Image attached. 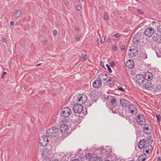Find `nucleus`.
Segmentation results:
<instances>
[{"mask_svg": "<svg viewBox=\"0 0 161 161\" xmlns=\"http://www.w3.org/2000/svg\"><path fill=\"white\" fill-rule=\"evenodd\" d=\"M41 64H38L36 65V66L38 67L39 66V65H40Z\"/></svg>", "mask_w": 161, "mask_h": 161, "instance_id": "57", "label": "nucleus"}, {"mask_svg": "<svg viewBox=\"0 0 161 161\" xmlns=\"http://www.w3.org/2000/svg\"><path fill=\"white\" fill-rule=\"evenodd\" d=\"M14 24V22L13 21H11L10 22V25L11 26L13 25Z\"/></svg>", "mask_w": 161, "mask_h": 161, "instance_id": "53", "label": "nucleus"}, {"mask_svg": "<svg viewBox=\"0 0 161 161\" xmlns=\"http://www.w3.org/2000/svg\"><path fill=\"white\" fill-rule=\"evenodd\" d=\"M68 126L65 123L61 125L60 126V131L61 132H63L66 131V130L68 129Z\"/></svg>", "mask_w": 161, "mask_h": 161, "instance_id": "19", "label": "nucleus"}, {"mask_svg": "<svg viewBox=\"0 0 161 161\" xmlns=\"http://www.w3.org/2000/svg\"><path fill=\"white\" fill-rule=\"evenodd\" d=\"M147 156L145 154H142L140 156L138 159V161H144L146 158Z\"/></svg>", "mask_w": 161, "mask_h": 161, "instance_id": "24", "label": "nucleus"}, {"mask_svg": "<svg viewBox=\"0 0 161 161\" xmlns=\"http://www.w3.org/2000/svg\"><path fill=\"white\" fill-rule=\"evenodd\" d=\"M128 107L129 111L132 114H135L137 113V110L134 105L130 104Z\"/></svg>", "mask_w": 161, "mask_h": 161, "instance_id": "13", "label": "nucleus"}, {"mask_svg": "<svg viewBox=\"0 0 161 161\" xmlns=\"http://www.w3.org/2000/svg\"><path fill=\"white\" fill-rule=\"evenodd\" d=\"M157 29L158 31L161 34V24L158 26Z\"/></svg>", "mask_w": 161, "mask_h": 161, "instance_id": "33", "label": "nucleus"}, {"mask_svg": "<svg viewBox=\"0 0 161 161\" xmlns=\"http://www.w3.org/2000/svg\"><path fill=\"white\" fill-rule=\"evenodd\" d=\"M115 65V63L114 62H112L111 63L110 65L112 67L114 66Z\"/></svg>", "mask_w": 161, "mask_h": 161, "instance_id": "41", "label": "nucleus"}, {"mask_svg": "<svg viewBox=\"0 0 161 161\" xmlns=\"http://www.w3.org/2000/svg\"><path fill=\"white\" fill-rule=\"evenodd\" d=\"M6 74V73L5 72H3V74L2 75V78H3L4 75Z\"/></svg>", "mask_w": 161, "mask_h": 161, "instance_id": "50", "label": "nucleus"}, {"mask_svg": "<svg viewBox=\"0 0 161 161\" xmlns=\"http://www.w3.org/2000/svg\"><path fill=\"white\" fill-rule=\"evenodd\" d=\"M72 161H79L78 159H73Z\"/></svg>", "mask_w": 161, "mask_h": 161, "instance_id": "56", "label": "nucleus"}, {"mask_svg": "<svg viewBox=\"0 0 161 161\" xmlns=\"http://www.w3.org/2000/svg\"><path fill=\"white\" fill-rule=\"evenodd\" d=\"M115 81V79L112 77H110L107 80V83L109 86H111L114 83Z\"/></svg>", "mask_w": 161, "mask_h": 161, "instance_id": "22", "label": "nucleus"}, {"mask_svg": "<svg viewBox=\"0 0 161 161\" xmlns=\"http://www.w3.org/2000/svg\"><path fill=\"white\" fill-rule=\"evenodd\" d=\"M104 161H110L109 160H105Z\"/></svg>", "mask_w": 161, "mask_h": 161, "instance_id": "62", "label": "nucleus"}, {"mask_svg": "<svg viewBox=\"0 0 161 161\" xmlns=\"http://www.w3.org/2000/svg\"><path fill=\"white\" fill-rule=\"evenodd\" d=\"M94 161H103L102 158L99 157H95Z\"/></svg>", "mask_w": 161, "mask_h": 161, "instance_id": "30", "label": "nucleus"}, {"mask_svg": "<svg viewBox=\"0 0 161 161\" xmlns=\"http://www.w3.org/2000/svg\"><path fill=\"white\" fill-rule=\"evenodd\" d=\"M161 89V85H157L156 89H154L155 92L158 91Z\"/></svg>", "mask_w": 161, "mask_h": 161, "instance_id": "29", "label": "nucleus"}, {"mask_svg": "<svg viewBox=\"0 0 161 161\" xmlns=\"http://www.w3.org/2000/svg\"><path fill=\"white\" fill-rule=\"evenodd\" d=\"M21 13V10H18L15 12L14 16L16 18H18L20 16Z\"/></svg>", "mask_w": 161, "mask_h": 161, "instance_id": "26", "label": "nucleus"}, {"mask_svg": "<svg viewBox=\"0 0 161 161\" xmlns=\"http://www.w3.org/2000/svg\"><path fill=\"white\" fill-rule=\"evenodd\" d=\"M144 130H146L147 131V130H150V128L149 126H144Z\"/></svg>", "mask_w": 161, "mask_h": 161, "instance_id": "35", "label": "nucleus"}, {"mask_svg": "<svg viewBox=\"0 0 161 161\" xmlns=\"http://www.w3.org/2000/svg\"><path fill=\"white\" fill-rule=\"evenodd\" d=\"M156 53L158 57H161V48L157 49L155 50Z\"/></svg>", "mask_w": 161, "mask_h": 161, "instance_id": "27", "label": "nucleus"}, {"mask_svg": "<svg viewBox=\"0 0 161 161\" xmlns=\"http://www.w3.org/2000/svg\"><path fill=\"white\" fill-rule=\"evenodd\" d=\"M85 157L87 159L91 160L92 158L93 157V154L91 153H86Z\"/></svg>", "mask_w": 161, "mask_h": 161, "instance_id": "25", "label": "nucleus"}, {"mask_svg": "<svg viewBox=\"0 0 161 161\" xmlns=\"http://www.w3.org/2000/svg\"><path fill=\"white\" fill-rule=\"evenodd\" d=\"M87 98L85 95L82 94L81 95H80L78 97L77 99V103L81 104H85L87 101Z\"/></svg>", "mask_w": 161, "mask_h": 161, "instance_id": "5", "label": "nucleus"}, {"mask_svg": "<svg viewBox=\"0 0 161 161\" xmlns=\"http://www.w3.org/2000/svg\"><path fill=\"white\" fill-rule=\"evenodd\" d=\"M150 150L149 149H148L147 148V147H145V148L143 149V152L144 153H149V151Z\"/></svg>", "mask_w": 161, "mask_h": 161, "instance_id": "31", "label": "nucleus"}, {"mask_svg": "<svg viewBox=\"0 0 161 161\" xmlns=\"http://www.w3.org/2000/svg\"><path fill=\"white\" fill-rule=\"evenodd\" d=\"M93 87L98 88L102 86V82L99 80H97L93 83Z\"/></svg>", "mask_w": 161, "mask_h": 161, "instance_id": "18", "label": "nucleus"}, {"mask_svg": "<svg viewBox=\"0 0 161 161\" xmlns=\"http://www.w3.org/2000/svg\"><path fill=\"white\" fill-rule=\"evenodd\" d=\"M135 80L136 83L139 85H141L142 83L146 81L145 78L142 75L138 74L135 77Z\"/></svg>", "mask_w": 161, "mask_h": 161, "instance_id": "2", "label": "nucleus"}, {"mask_svg": "<svg viewBox=\"0 0 161 161\" xmlns=\"http://www.w3.org/2000/svg\"><path fill=\"white\" fill-rule=\"evenodd\" d=\"M79 28L78 27H76L75 28V30L76 31H79Z\"/></svg>", "mask_w": 161, "mask_h": 161, "instance_id": "55", "label": "nucleus"}, {"mask_svg": "<svg viewBox=\"0 0 161 161\" xmlns=\"http://www.w3.org/2000/svg\"><path fill=\"white\" fill-rule=\"evenodd\" d=\"M154 33V30L153 29L151 28H148L145 30L144 34L146 36L149 37L153 34Z\"/></svg>", "mask_w": 161, "mask_h": 161, "instance_id": "11", "label": "nucleus"}, {"mask_svg": "<svg viewBox=\"0 0 161 161\" xmlns=\"http://www.w3.org/2000/svg\"><path fill=\"white\" fill-rule=\"evenodd\" d=\"M47 42V41H46V40H45V41H44V43H46Z\"/></svg>", "mask_w": 161, "mask_h": 161, "instance_id": "58", "label": "nucleus"}, {"mask_svg": "<svg viewBox=\"0 0 161 161\" xmlns=\"http://www.w3.org/2000/svg\"><path fill=\"white\" fill-rule=\"evenodd\" d=\"M113 48L114 50H116L117 49V47L115 45H113Z\"/></svg>", "mask_w": 161, "mask_h": 161, "instance_id": "43", "label": "nucleus"}, {"mask_svg": "<svg viewBox=\"0 0 161 161\" xmlns=\"http://www.w3.org/2000/svg\"><path fill=\"white\" fill-rule=\"evenodd\" d=\"M145 80H150L153 78V75L152 73L150 72H147L145 73Z\"/></svg>", "mask_w": 161, "mask_h": 161, "instance_id": "20", "label": "nucleus"}, {"mask_svg": "<svg viewBox=\"0 0 161 161\" xmlns=\"http://www.w3.org/2000/svg\"><path fill=\"white\" fill-rule=\"evenodd\" d=\"M140 34L137 33L133 37L132 42L135 44H137L139 42L140 38Z\"/></svg>", "mask_w": 161, "mask_h": 161, "instance_id": "16", "label": "nucleus"}, {"mask_svg": "<svg viewBox=\"0 0 161 161\" xmlns=\"http://www.w3.org/2000/svg\"><path fill=\"white\" fill-rule=\"evenodd\" d=\"M58 33V32L56 30H54L53 32V34L55 35L56 36Z\"/></svg>", "mask_w": 161, "mask_h": 161, "instance_id": "42", "label": "nucleus"}, {"mask_svg": "<svg viewBox=\"0 0 161 161\" xmlns=\"http://www.w3.org/2000/svg\"><path fill=\"white\" fill-rule=\"evenodd\" d=\"M99 42L98 39L97 40V42Z\"/></svg>", "mask_w": 161, "mask_h": 161, "instance_id": "60", "label": "nucleus"}, {"mask_svg": "<svg viewBox=\"0 0 161 161\" xmlns=\"http://www.w3.org/2000/svg\"><path fill=\"white\" fill-rule=\"evenodd\" d=\"M44 161H51L49 160V158H45L43 160Z\"/></svg>", "mask_w": 161, "mask_h": 161, "instance_id": "52", "label": "nucleus"}, {"mask_svg": "<svg viewBox=\"0 0 161 161\" xmlns=\"http://www.w3.org/2000/svg\"><path fill=\"white\" fill-rule=\"evenodd\" d=\"M104 18L106 20H108V16L107 15H105L104 16Z\"/></svg>", "mask_w": 161, "mask_h": 161, "instance_id": "47", "label": "nucleus"}, {"mask_svg": "<svg viewBox=\"0 0 161 161\" xmlns=\"http://www.w3.org/2000/svg\"><path fill=\"white\" fill-rule=\"evenodd\" d=\"M71 111L70 109L68 107H65L62 109L61 114L62 116L68 117L71 114Z\"/></svg>", "mask_w": 161, "mask_h": 161, "instance_id": "7", "label": "nucleus"}, {"mask_svg": "<svg viewBox=\"0 0 161 161\" xmlns=\"http://www.w3.org/2000/svg\"><path fill=\"white\" fill-rule=\"evenodd\" d=\"M2 41L4 43H6L7 42V40L5 38H3L2 39Z\"/></svg>", "mask_w": 161, "mask_h": 161, "instance_id": "45", "label": "nucleus"}, {"mask_svg": "<svg viewBox=\"0 0 161 161\" xmlns=\"http://www.w3.org/2000/svg\"><path fill=\"white\" fill-rule=\"evenodd\" d=\"M145 147H147V148L148 149H149V150H151V149L152 148V146L151 145H148L147 146H146Z\"/></svg>", "mask_w": 161, "mask_h": 161, "instance_id": "37", "label": "nucleus"}, {"mask_svg": "<svg viewBox=\"0 0 161 161\" xmlns=\"http://www.w3.org/2000/svg\"><path fill=\"white\" fill-rule=\"evenodd\" d=\"M125 46H122L121 47V50L122 51H124L125 50Z\"/></svg>", "mask_w": 161, "mask_h": 161, "instance_id": "48", "label": "nucleus"}, {"mask_svg": "<svg viewBox=\"0 0 161 161\" xmlns=\"http://www.w3.org/2000/svg\"><path fill=\"white\" fill-rule=\"evenodd\" d=\"M108 102L110 103L112 106H115L117 105V103L115 98L113 96H108L106 99Z\"/></svg>", "mask_w": 161, "mask_h": 161, "instance_id": "6", "label": "nucleus"}, {"mask_svg": "<svg viewBox=\"0 0 161 161\" xmlns=\"http://www.w3.org/2000/svg\"><path fill=\"white\" fill-rule=\"evenodd\" d=\"M146 140L144 139L141 140L139 143V148L140 149L143 148L146 145Z\"/></svg>", "mask_w": 161, "mask_h": 161, "instance_id": "21", "label": "nucleus"}, {"mask_svg": "<svg viewBox=\"0 0 161 161\" xmlns=\"http://www.w3.org/2000/svg\"><path fill=\"white\" fill-rule=\"evenodd\" d=\"M114 37L116 38H118L119 37V35L118 34H115L114 36Z\"/></svg>", "mask_w": 161, "mask_h": 161, "instance_id": "46", "label": "nucleus"}, {"mask_svg": "<svg viewBox=\"0 0 161 161\" xmlns=\"http://www.w3.org/2000/svg\"><path fill=\"white\" fill-rule=\"evenodd\" d=\"M76 8L77 10L80 11L81 10V8L80 5H77L76 7Z\"/></svg>", "mask_w": 161, "mask_h": 161, "instance_id": "36", "label": "nucleus"}, {"mask_svg": "<svg viewBox=\"0 0 161 161\" xmlns=\"http://www.w3.org/2000/svg\"><path fill=\"white\" fill-rule=\"evenodd\" d=\"M130 52L128 55L130 58L136 56L138 53V49L135 46L132 47L129 49Z\"/></svg>", "mask_w": 161, "mask_h": 161, "instance_id": "3", "label": "nucleus"}, {"mask_svg": "<svg viewBox=\"0 0 161 161\" xmlns=\"http://www.w3.org/2000/svg\"><path fill=\"white\" fill-rule=\"evenodd\" d=\"M152 41L157 43H161V35L154 34L152 36Z\"/></svg>", "mask_w": 161, "mask_h": 161, "instance_id": "9", "label": "nucleus"}, {"mask_svg": "<svg viewBox=\"0 0 161 161\" xmlns=\"http://www.w3.org/2000/svg\"><path fill=\"white\" fill-rule=\"evenodd\" d=\"M88 58V56L85 54H82L80 58V60L81 61H84Z\"/></svg>", "mask_w": 161, "mask_h": 161, "instance_id": "23", "label": "nucleus"}, {"mask_svg": "<svg viewBox=\"0 0 161 161\" xmlns=\"http://www.w3.org/2000/svg\"><path fill=\"white\" fill-rule=\"evenodd\" d=\"M80 36H79L78 35H77L75 37L76 40L77 41H78L80 40Z\"/></svg>", "mask_w": 161, "mask_h": 161, "instance_id": "38", "label": "nucleus"}, {"mask_svg": "<svg viewBox=\"0 0 161 161\" xmlns=\"http://www.w3.org/2000/svg\"><path fill=\"white\" fill-rule=\"evenodd\" d=\"M145 83L143 85V87L145 89L151 90L153 87V84L149 80H147L145 82Z\"/></svg>", "mask_w": 161, "mask_h": 161, "instance_id": "12", "label": "nucleus"}, {"mask_svg": "<svg viewBox=\"0 0 161 161\" xmlns=\"http://www.w3.org/2000/svg\"><path fill=\"white\" fill-rule=\"evenodd\" d=\"M73 109L75 113L79 114L83 111V107L81 104L77 103L74 105Z\"/></svg>", "mask_w": 161, "mask_h": 161, "instance_id": "4", "label": "nucleus"}, {"mask_svg": "<svg viewBox=\"0 0 161 161\" xmlns=\"http://www.w3.org/2000/svg\"><path fill=\"white\" fill-rule=\"evenodd\" d=\"M95 91H92L90 93V95L91 97H95V96H96V94H95Z\"/></svg>", "mask_w": 161, "mask_h": 161, "instance_id": "28", "label": "nucleus"}, {"mask_svg": "<svg viewBox=\"0 0 161 161\" xmlns=\"http://www.w3.org/2000/svg\"><path fill=\"white\" fill-rule=\"evenodd\" d=\"M48 140L47 136L45 135L42 136L40 138L39 142L43 146H45L47 145Z\"/></svg>", "mask_w": 161, "mask_h": 161, "instance_id": "8", "label": "nucleus"}, {"mask_svg": "<svg viewBox=\"0 0 161 161\" xmlns=\"http://www.w3.org/2000/svg\"><path fill=\"white\" fill-rule=\"evenodd\" d=\"M106 66L108 68V71L110 73H112V70L110 68V66L108 64H106Z\"/></svg>", "mask_w": 161, "mask_h": 161, "instance_id": "32", "label": "nucleus"}, {"mask_svg": "<svg viewBox=\"0 0 161 161\" xmlns=\"http://www.w3.org/2000/svg\"><path fill=\"white\" fill-rule=\"evenodd\" d=\"M54 161H59L57 160H55Z\"/></svg>", "mask_w": 161, "mask_h": 161, "instance_id": "59", "label": "nucleus"}, {"mask_svg": "<svg viewBox=\"0 0 161 161\" xmlns=\"http://www.w3.org/2000/svg\"><path fill=\"white\" fill-rule=\"evenodd\" d=\"M105 38L104 36H102L101 38V43L103 44L105 42Z\"/></svg>", "mask_w": 161, "mask_h": 161, "instance_id": "34", "label": "nucleus"}, {"mask_svg": "<svg viewBox=\"0 0 161 161\" xmlns=\"http://www.w3.org/2000/svg\"><path fill=\"white\" fill-rule=\"evenodd\" d=\"M111 39L110 38H108V39L107 40V42H111Z\"/></svg>", "mask_w": 161, "mask_h": 161, "instance_id": "51", "label": "nucleus"}, {"mask_svg": "<svg viewBox=\"0 0 161 161\" xmlns=\"http://www.w3.org/2000/svg\"><path fill=\"white\" fill-rule=\"evenodd\" d=\"M156 118L158 120V121H160V118H161V116L159 115H156Z\"/></svg>", "mask_w": 161, "mask_h": 161, "instance_id": "39", "label": "nucleus"}, {"mask_svg": "<svg viewBox=\"0 0 161 161\" xmlns=\"http://www.w3.org/2000/svg\"><path fill=\"white\" fill-rule=\"evenodd\" d=\"M158 161H161V157H158Z\"/></svg>", "mask_w": 161, "mask_h": 161, "instance_id": "54", "label": "nucleus"}, {"mask_svg": "<svg viewBox=\"0 0 161 161\" xmlns=\"http://www.w3.org/2000/svg\"><path fill=\"white\" fill-rule=\"evenodd\" d=\"M145 133H147V134H148V133H147V132H145Z\"/></svg>", "mask_w": 161, "mask_h": 161, "instance_id": "61", "label": "nucleus"}, {"mask_svg": "<svg viewBox=\"0 0 161 161\" xmlns=\"http://www.w3.org/2000/svg\"><path fill=\"white\" fill-rule=\"evenodd\" d=\"M137 122L141 125H143L146 122L145 117L142 114H140L136 117Z\"/></svg>", "mask_w": 161, "mask_h": 161, "instance_id": "10", "label": "nucleus"}, {"mask_svg": "<svg viewBox=\"0 0 161 161\" xmlns=\"http://www.w3.org/2000/svg\"><path fill=\"white\" fill-rule=\"evenodd\" d=\"M108 77L107 75L105 73L103 72L98 75L97 79L102 82L106 81Z\"/></svg>", "mask_w": 161, "mask_h": 161, "instance_id": "14", "label": "nucleus"}, {"mask_svg": "<svg viewBox=\"0 0 161 161\" xmlns=\"http://www.w3.org/2000/svg\"><path fill=\"white\" fill-rule=\"evenodd\" d=\"M120 103L122 106L126 107H128L130 104L128 101L123 98L120 100Z\"/></svg>", "mask_w": 161, "mask_h": 161, "instance_id": "15", "label": "nucleus"}, {"mask_svg": "<svg viewBox=\"0 0 161 161\" xmlns=\"http://www.w3.org/2000/svg\"><path fill=\"white\" fill-rule=\"evenodd\" d=\"M118 88L119 90H120V91H123L124 90L123 88H122L121 87H118Z\"/></svg>", "mask_w": 161, "mask_h": 161, "instance_id": "49", "label": "nucleus"}, {"mask_svg": "<svg viewBox=\"0 0 161 161\" xmlns=\"http://www.w3.org/2000/svg\"><path fill=\"white\" fill-rule=\"evenodd\" d=\"M100 65H101V67H102L103 68H104V66L103 63L101 61L100 62Z\"/></svg>", "mask_w": 161, "mask_h": 161, "instance_id": "44", "label": "nucleus"}, {"mask_svg": "<svg viewBox=\"0 0 161 161\" xmlns=\"http://www.w3.org/2000/svg\"><path fill=\"white\" fill-rule=\"evenodd\" d=\"M137 12L140 14H141L142 13V10L141 9H138L137 10Z\"/></svg>", "mask_w": 161, "mask_h": 161, "instance_id": "40", "label": "nucleus"}, {"mask_svg": "<svg viewBox=\"0 0 161 161\" xmlns=\"http://www.w3.org/2000/svg\"><path fill=\"white\" fill-rule=\"evenodd\" d=\"M126 65L127 67L129 69H132L134 66V63L133 61L131 59H130L127 61L126 63Z\"/></svg>", "mask_w": 161, "mask_h": 161, "instance_id": "17", "label": "nucleus"}, {"mask_svg": "<svg viewBox=\"0 0 161 161\" xmlns=\"http://www.w3.org/2000/svg\"><path fill=\"white\" fill-rule=\"evenodd\" d=\"M59 130L58 128L54 127L49 129L47 132V135L49 137L53 138L56 137L58 134Z\"/></svg>", "mask_w": 161, "mask_h": 161, "instance_id": "1", "label": "nucleus"}]
</instances>
